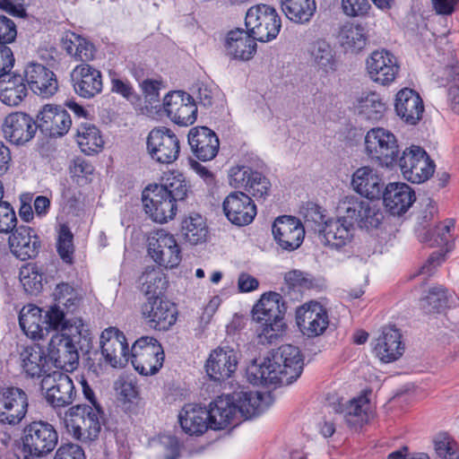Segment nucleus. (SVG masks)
Segmentation results:
<instances>
[{"label": "nucleus", "instance_id": "35", "mask_svg": "<svg viewBox=\"0 0 459 459\" xmlns=\"http://www.w3.org/2000/svg\"><path fill=\"white\" fill-rule=\"evenodd\" d=\"M369 401L364 396L353 398L342 403L339 402L333 405V409L343 415V418L350 428L358 429L368 420Z\"/></svg>", "mask_w": 459, "mask_h": 459}, {"label": "nucleus", "instance_id": "6", "mask_svg": "<svg viewBox=\"0 0 459 459\" xmlns=\"http://www.w3.org/2000/svg\"><path fill=\"white\" fill-rule=\"evenodd\" d=\"M245 24L254 39L260 42L274 39L281 28V17L277 11L264 4H255L247 10Z\"/></svg>", "mask_w": 459, "mask_h": 459}, {"label": "nucleus", "instance_id": "1", "mask_svg": "<svg viewBox=\"0 0 459 459\" xmlns=\"http://www.w3.org/2000/svg\"><path fill=\"white\" fill-rule=\"evenodd\" d=\"M303 357L299 349L291 344L281 345L272 357L255 359L247 366V380L253 385H289L303 371Z\"/></svg>", "mask_w": 459, "mask_h": 459}, {"label": "nucleus", "instance_id": "49", "mask_svg": "<svg viewBox=\"0 0 459 459\" xmlns=\"http://www.w3.org/2000/svg\"><path fill=\"white\" fill-rule=\"evenodd\" d=\"M448 290L443 286H435L420 300V309L425 314L441 313L449 302Z\"/></svg>", "mask_w": 459, "mask_h": 459}, {"label": "nucleus", "instance_id": "9", "mask_svg": "<svg viewBox=\"0 0 459 459\" xmlns=\"http://www.w3.org/2000/svg\"><path fill=\"white\" fill-rule=\"evenodd\" d=\"M164 351L153 337L143 336L134 342L130 352L134 369L143 376L155 375L162 367Z\"/></svg>", "mask_w": 459, "mask_h": 459}, {"label": "nucleus", "instance_id": "25", "mask_svg": "<svg viewBox=\"0 0 459 459\" xmlns=\"http://www.w3.org/2000/svg\"><path fill=\"white\" fill-rule=\"evenodd\" d=\"M370 79L382 85H389L398 74L395 56L387 50H375L366 62Z\"/></svg>", "mask_w": 459, "mask_h": 459}, {"label": "nucleus", "instance_id": "40", "mask_svg": "<svg viewBox=\"0 0 459 459\" xmlns=\"http://www.w3.org/2000/svg\"><path fill=\"white\" fill-rule=\"evenodd\" d=\"M20 359L23 371L30 377H40L48 372V358L38 345L24 347Z\"/></svg>", "mask_w": 459, "mask_h": 459}, {"label": "nucleus", "instance_id": "32", "mask_svg": "<svg viewBox=\"0 0 459 459\" xmlns=\"http://www.w3.org/2000/svg\"><path fill=\"white\" fill-rule=\"evenodd\" d=\"M382 195L386 210L393 215L406 212L416 200L414 191L405 183H390Z\"/></svg>", "mask_w": 459, "mask_h": 459}, {"label": "nucleus", "instance_id": "38", "mask_svg": "<svg viewBox=\"0 0 459 459\" xmlns=\"http://www.w3.org/2000/svg\"><path fill=\"white\" fill-rule=\"evenodd\" d=\"M28 90L24 76L9 73L0 76V100L7 106L19 105L27 96Z\"/></svg>", "mask_w": 459, "mask_h": 459}, {"label": "nucleus", "instance_id": "20", "mask_svg": "<svg viewBox=\"0 0 459 459\" xmlns=\"http://www.w3.org/2000/svg\"><path fill=\"white\" fill-rule=\"evenodd\" d=\"M226 218L234 225L250 224L256 215V206L251 197L242 191L230 193L222 203Z\"/></svg>", "mask_w": 459, "mask_h": 459}, {"label": "nucleus", "instance_id": "18", "mask_svg": "<svg viewBox=\"0 0 459 459\" xmlns=\"http://www.w3.org/2000/svg\"><path fill=\"white\" fill-rule=\"evenodd\" d=\"M272 232L276 244L289 252L298 249L305 237V230L300 221L290 215L276 218Z\"/></svg>", "mask_w": 459, "mask_h": 459}, {"label": "nucleus", "instance_id": "55", "mask_svg": "<svg viewBox=\"0 0 459 459\" xmlns=\"http://www.w3.org/2000/svg\"><path fill=\"white\" fill-rule=\"evenodd\" d=\"M19 278L28 292L39 291L42 289L43 274L35 264H27L21 267Z\"/></svg>", "mask_w": 459, "mask_h": 459}, {"label": "nucleus", "instance_id": "5", "mask_svg": "<svg viewBox=\"0 0 459 459\" xmlns=\"http://www.w3.org/2000/svg\"><path fill=\"white\" fill-rule=\"evenodd\" d=\"M58 442V433L47 421H32L23 430L22 459H39L51 453Z\"/></svg>", "mask_w": 459, "mask_h": 459}, {"label": "nucleus", "instance_id": "34", "mask_svg": "<svg viewBox=\"0 0 459 459\" xmlns=\"http://www.w3.org/2000/svg\"><path fill=\"white\" fill-rule=\"evenodd\" d=\"M256 40L247 30H230L227 34L224 44L226 54L234 59L247 61L256 52Z\"/></svg>", "mask_w": 459, "mask_h": 459}, {"label": "nucleus", "instance_id": "4", "mask_svg": "<svg viewBox=\"0 0 459 459\" xmlns=\"http://www.w3.org/2000/svg\"><path fill=\"white\" fill-rule=\"evenodd\" d=\"M65 425L68 432L82 442L95 440L104 423V411L101 406L77 404L65 413Z\"/></svg>", "mask_w": 459, "mask_h": 459}, {"label": "nucleus", "instance_id": "14", "mask_svg": "<svg viewBox=\"0 0 459 459\" xmlns=\"http://www.w3.org/2000/svg\"><path fill=\"white\" fill-rule=\"evenodd\" d=\"M46 390V400L54 408H63L73 403L76 391L70 377L60 371L44 376L41 381Z\"/></svg>", "mask_w": 459, "mask_h": 459}, {"label": "nucleus", "instance_id": "53", "mask_svg": "<svg viewBox=\"0 0 459 459\" xmlns=\"http://www.w3.org/2000/svg\"><path fill=\"white\" fill-rule=\"evenodd\" d=\"M115 390L124 409L127 411H133L139 400L138 391L134 383L132 380L119 377L115 382Z\"/></svg>", "mask_w": 459, "mask_h": 459}, {"label": "nucleus", "instance_id": "23", "mask_svg": "<svg viewBox=\"0 0 459 459\" xmlns=\"http://www.w3.org/2000/svg\"><path fill=\"white\" fill-rule=\"evenodd\" d=\"M71 81L75 93L83 99H92L103 89L101 72L89 64L76 65L71 73Z\"/></svg>", "mask_w": 459, "mask_h": 459}, {"label": "nucleus", "instance_id": "37", "mask_svg": "<svg viewBox=\"0 0 459 459\" xmlns=\"http://www.w3.org/2000/svg\"><path fill=\"white\" fill-rule=\"evenodd\" d=\"M178 420L182 429L191 436L202 435L210 428L206 408L198 404H186L179 412Z\"/></svg>", "mask_w": 459, "mask_h": 459}, {"label": "nucleus", "instance_id": "59", "mask_svg": "<svg viewBox=\"0 0 459 459\" xmlns=\"http://www.w3.org/2000/svg\"><path fill=\"white\" fill-rule=\"evenodd\" d=\"M255 172L247 165L233 166L229 170V183L234 188L247 189Z\"/></svg>", "mask_w": 459, "mask_h": 459}, {"label": "nucleus", "instance_id": "11", "mask_svg": "<svg viewBox=\"0 0 459 459\" xmlns=\"http://www.w3.org/2000/svg\"><path fill=\"white\" fill-rule=\"evenodd\" d=\"M146 144L149 155L156 162L170 164L179 156V140L168 127L153 128L148 134Z\"/></svg>", "mask_w": 459, "mask_h": 459}, {"label": "nucleus", "instance_id": "29", "mask_svg": "<svg viewBox=\"0 0 459 459\" xmlns=\"http://www.w3.org/2000/svg\"><path fill=\"white\" fill-rule=\"evenodd\" d=\"M14 229L9 237L12 253L22 261L36 257L40 248V240L36 231L25 225Z\"/></svg>", "mask_w": 459, "mask_h": 459}, {"label": "nucleus", "instance_id": "47", "mask_svg": "<svg viewBox=\"0 0 459 459\" xmlns=\"http://www.w3.org/2000/svg\"><path fill=\"white\" fill-rule=\"evenodd\" d=\"M355 108L362 118L377 122L384 117L386 106L377 93L370 92L358 100Z\"/></svg>", "mask_w": 459, "mask_h": 459}, {"label": "nucleus", "instance_id": "8", "mask_svg": "<svg viewBox=\"0 0 459 459\" xmlns=\"http://www.w3.org/2000/svg\"><path fill=\"white\" fill-rule=\"evenodd\" d=\"M365 152L381 166L392 167L397 162L399 145L396 136L383 127L368 131L365 136Z\"/></svg>", "mask_w": 459, "mask_h": 459}, {"label": "nucleus", "instance_id": "31", "mask_svg": "<svg viewBox=\"0 0 459 459\" xmlns=\"http://www.w3.org/2000/svg\"><path fill=\"white\" fill-rule=\"evenodd\" d=\"M188 143L195 156L203 161L215 158L220 147L217 134L206 126L192 128L188 134Z\"/></svg>", "mask_w": 459, "mask_h": 459}, {"label": "nucleus", "instance_id": "12", "mask_svg": "<svg viewBox=\"0 0 459 459\" xmlns=\"http://www.w3.org/2000/svg\"><path fill=\"white\" fill-rule=\"evenodd\" d=\"M148 253L159 265L176 268L181 262V249L175 237L164 230L152 232L147 239Z\"/></svg>", "mask_w": 459, "mask_h": 459}, {"label": "nucleus", "instance_id": "44", "mask_svg": "<svg viewBox=\"0 0 459 459\" xmlns=\"http://www.w3.org/2000/svg\"><path fill=\"white\" fill-rule=\"evenodd\" d=\"M41 309L35 305L24 306L20 311L19 325L23 333L31 339H42L44 337V328L41 324L42 320Z\"/></svg>", "mask_w": 459, "mask_h": 459}, {"label": "nucleus", "instance_id": "33", "mask_svg": "<svg viewBox=\"0 0 459 459\" xmlns=\"http://www.w3.org/2000/svg\"><path fill=\"white\" fill-rule=\"evenodd\" d=\"M237 365V355L233 350L219 348L210 354L205 368L211 379L222 381L235 372Z\"/></svg>", "mask_w": 459, "mask_h": 459}, {"label": "nucleus", "instance_id": "63", "mask_svg": "<svg viewBox=\"0 0 459 459\" xmlns=\"http://www.w3.org/2000/svg\"><path fill=\"white\" fill-rule=\"evenodd\" d=\"M161 82L157 80L146 79L141 83V88L144 94L145 100L154 108L158 107L160 102V90Z\"/></svg>", "mask_w": 459, "mask_h": 459}, {"label": "nucleus", "instance_id": "10", "mask_svg": "<svg viewBox=\"0 0 459 459\" xmlns=\"http://www.w3.org/2000/svg\"><path fill=\"white\" fill-rule=\"evenodd\" d=\"M399 167L404 178L414 184L428 180L434 173L435 164L420 146L406 148L398 159Z\"/></svg>", "mask_w": 459, "mask_h": 459}, {"label": "nucleus", "instance_id": "28", "mask_svg": "<svg viewBox=\"0 0 459 459\" xmlns=\"http://www.w3.org/2000/svg\"><path fill=\"white\" fill-rule=\"evenodd\" d=\"M210 429H224L230 425H237L239 421L237 407L231 395L216 397L206 409Z\"/></svg>", "mask_w": 459, "mask_h": 459}, {"label": "nucleus", "instance_id": "24", "mask_svg": "<svg viewBox=\"0 0 459 459\" xmlns=\"http://www.w3.org/2000/svg\"><path fill=\"white\" fill-rule=\"evenodd\" d=\"M24 79L27 86L42 98L52 97L58 90V82L55 73L39 63H30L24 69Z\"/></svg>", "mask_w": 459, "mask_h": 459}, {"label": "nucleus", "instance_id": "46", "mask_svg": "<svg viewBox=\"0 0 459 459\" xmlns=\"http://www.w3.org/2000/svg\"><path fill=\"white\" fill-rule=\"evenodd\" d=\"M286 17L296 23H307L316 10L315 0H281Z\"/></svg>", "mask_w": 459, "mask_h": 459}, {"label": "nucleus", "instance_id": "39", "mask_svg": "<svg viewBox=\"0 0 459 459\" xmlns=\"http://www.w3.org/2000/svg\"><path fill=\"white\" fill-rule=\"evenodd\" d=\"M234 405L238 410V419L246 420L258 416L268 407L263 401V395L257 391L241 390L231 394Z\"/></svg>", "mask_w": 459, "mask_h": 459}, {"label": "nucleus", "instance_id": "17", "mask_svg": "<svg viewBox=\"0 0 459 459\" xmlns=\"http://www.w3.org/2000/svg\"><path fill=\"white\" fill-rule=\"evenodd\" d=\"M142 315L147 325L159 331L169 330L177 321L175 305L163 297L148 298L142 307Z\"/></svg>", "mask_w": 459, "mask_h": 459}, {"label": "nucleus", "instance_id": "36", "mask_svg": "<svg viewBox=\"0 0 459 459\" xmlns=\"http://www.w3.org/2000/svg\"><path fill=\"white\" fill-rule=\"evenodd\" d=\"M351 186L358 194L373 200L381 196L384 183L373 169L362 167L353 173Z\"/></svg>", "mask_w": 459, "mask_h": 459}, {"label": "nucleus", "instance_id": "21", "mask_svg": "<svg viewBox=\"0 0 459 459\" xmlns=\"http://www.w3.org/2000/svg\"><path fill=\"white\" fill-rule=\"evenodd\" d=\"M296 321L300 332L309 338L323 334L329 325L328 313L318 302L299 307L296 312Z\"/></svg>", "mask_w": 459, "mask_h": 459}, {"label": "nucleus", "instance_id": "2", "mask_svg": "<svg viewBox=\"0 0 459 459\" xmlns=\"http://www.w3.org/2000/svg\"><path fill=\"white\" fill-rule=\"evenodd\" d=\"M286 307L282 297L277 292H268L261 299L252 309V319L259 325L260 342H275L286 328L284 314Z\"/></svg>", "mask_w": 459, "mask_h": 459}, {"label": "nucleus", "instance_id": "61", "mask_svg": "<svg viewBox=\"0 0 459 459\" xmlns=\"http://www.w3.org/2000/svg\"><path fill=\"white\" fill-rule=\"evenodd\" d=\"M271 183L269 179L262 173L256 171L251 178L250 183L246 189L250 195L256 199L264 198L269 195Z\"/></svg>", "mask_w": 459, "mask_h": 459}, {"label": "nucleus", "instance_id": "48", "mask_svg": "<svg viewBox=\"0 0 459 459\" xmlns=\"http://www.w3.org/2000/svg\"><path fill=\"white\" fill-rule=\"evenodd\" d=\"M142 291L148 298L161 297L167 288L168 281L165 274L154 267L146 268L140 277Z\"/></svg>", "mask_w": 459, "mask_h": 459}, {"label": "nucleus", "instance_id": "50", "mask_svg": "<svg viewBox=\"0 0 459 459\" xmlns=\"http://www.w3.org/2000/svg\"><path fill=\"white\" fill-rule=\"evenodd\" d=\"M56 306L66 309V313H74L80 306L82 296L79 291L66 282L56 285L54 292Z\"/></svg>", "mask_w": 459, "mask_h": 459}, {"label": "nucleus", "instance_id": "26", "mask_svg": "<svg viewBox=\"0 0 459 459\" xmlns=\"http://www.w3.org/2000/svg\"><path fill=\"white\" fill-rule=\"evenodd\" d=\"M394 110L400 119L406 125L415 126L423 116V100L416 91L403 88L396 93Z\"/></svg>", "mask_w": 459, "mask_h": 459}, {"label": "nucleus", "instance_id": "42", "mask_svg": "<svg viewBox=\"0 0 459 459\" xmlns=\"http://www.w3.org/2000/svg\"><path fill=\"white\" fill-rule=\"evenodd\" d=\"M208 232L206 220L199 213H190L181 222V235L192 246L205 243Z\"/></svg>", "mask_w": 459, "mask_h": 459}, {"label": "nucleus", "instance_id": "16", "mask_svg": "<svg viewBox=\"0 0 459 459\" xmlns=\"http://www.w3.org/2000/svg\"><path fill=\"white\" fill-rule=\"evenodd\" d=\"M320 243L330 250L346 252L354 238L355 227L344 220L329 219L318 229Z\"/></svg>", "mask_w": 459, "mask_h": 459}, {"label": "nucleus", "instance_id": "56", "mask_svg": "<svg viewBox=\"0 0 459 459\" xmlns=\"http://www.w3.org/2000/svg\"><path fill=\"white\" fill-rule=\"evenodd\" d=\"M455 228V221L447 220L444 224L437 225L433 232H425L420 236L421 242L428 243L429 246L447 245L450 238V231Z\"/></svg>", "mask_w": 459, "mask_h": 459}, {"label": "nucleus", "instance_id": "60", "mask_svg": "<svg viewBox=\"0 0 459 459\" xmlns=\"http://www.w3.org/2000/svg\"><path fill=\"white\" fill-rule=\"evenodd\" d=\"M360 215L358 225L368 230L377 228L384 219L383 212L376 206H370L368 202H365V207Z\"/></svg>", "mask_w": 459, "mask_h": 459}, {"label": "nucleus", "instance_id": "27", "mask_svg": "<svg viewBox=\"0 0 459 459\" xmlns=\"http://www.w3.org/2000/svg\"><path fill=\"white\" fill-rule=\"evenodd\" d=\"M38 127V121L29 115L14 112L5 117L3 131L10 142L23 144L33 138Z\"/></svg>", "mask_w": 459, "mask_h": 459}, {"label": "nucleus", "instance_id": "64", "mask_svg": "<svg viewBox=\"0 0 459 459\" xmlns=\"http://www.w3.org/2000/svg\"><path fill=\"white\" fill-rule=\"evenodd\" d=\"M55 459H85L84 451L76 444L62 445L56 452Z\"/></svg>", "mask_w": 459, "mask_h": 459}, {"label": "nucleus", "instance_id": "52", "mask_svg": "<svg viewBox=\"0 0 459 459\" xmlns=\"http://www.w3.org/2000/svg\"><path fill=\"white\" fill-rule=\"evenodd\" d=\"M365 202L359 198L348 195L345 196L338 205V212L340 216L338 220H344L346 222L351 223L354 227V223H359L360 212H363Z\"/></svg>", "mask_w": 459, "mask_h": 459}, {"label": "nucleus", "instance_id": "58", "mask_svg": "<svg viewBox=\"0 0 459 459\" xmlns=\"http://www.w3.org/2000/svg\"><path fill=\"white\" fill-rule=\"evenodd\" d=\"M434 447L441 459H459V445L446 434H441L435 438Z\"/></svg>", "mask_w": 459, "mask_h": 459}, {"label": "nucleus", "instance_id": "13", "mask_svg": "<svg viewBox=\"0 0 459 459\" xmlns=\"http://www.w3.org/2000/svg\"><path fill=\"white\" fill-rule=\"evenodd\" d=\"M142 200L145 212L155 222H167L177 213V203L158 185L146 187L143 191Z\"/></svg>", "mask_w": 459, "mask_h": 459}, {"label": "nucleus", "instance_id": "43", "mask_svg": "<svg viewBox=\"0 0 459 459\" xmlns=\"http://www.w3.org/2000/svg\"><path fill=\"white\" fill-rule=\"evenodd\" d=\"M76 142L86 155L99 153L104 145L100 129L90 122L81 123L76 129Z\"/></svg>", "mask_w": 459, "mask_h": 459}, {"label": "nucleus", "instance_id": "19", "mask_svg": "<svg viewBox=\"0 0 459 459\" xmlns=\"http://www.w3.org/2000/svg\"><path fill=\"white\" fill-rule=\"evenodd\" d=\"M167 116L177 125L187 126L196 120L197 108L194 98L184 91H171L163 100Z\"/></svg>", "mask_w": 459, "mask_h": 459}, {"label": "nucleus", "instance_id": "41", "mask_svg": "<svg viewBox=\"0 0 459 459\" xmlns=\"http://www.w3.org/2000/svg\"><path fill=\"white\" fill-rule=\"evenodd\" d=\"M309 54L313 65L318 71L329 74L337 70L338 60L333 48L325 39H317L309 48Z\"/></svg>", "mask_w": 459, "mask_h": 459}, {"label": "nucleus", "instance_id": "62", "mask_svg": "<svg viewBox=\"0 0 459 459\" xmlns=\"http://www.w3.org/2000/svg\"><path fill=\"white\" fill-rule=\"evenodd\" d=\"M17 219L15 212L7 202L0 200V232L9 233L16 226Z\"/></svg>", "mask_w": 459, "mask_h": 459}, {"label": "nucleus", "instance_id": "22", "mask_svg": "<svg viewBox=\"0 0 459 459\" xmlns=\"http://www.w3.org/2000/svg\"><path fill=\"white\" fill-rule=\"evenodd\" d=\"M38 128L49 137L66 134L72 126L70 114L64 107L53 104L43 106L37 116Z\"/></svg>", "mask_w": 459, "mask_h": 459}, {"label": "nucleus", "instance_id": "15", "mask_svg": "<svg viewBox=\"0 0 459 459\" xmlns=\"http://www.w3.org/2000/svg\"><path fill=\"white\" fill-rule=\"evenodd\" d=\"M28 406L24 390L15 386L0 387V423L19 424L26 416Z\"/></svg>", "mask_w": 459, "mask_h": 459}, {"label": "nucleus", "instance_id": "7", "mask_svg": "<svg viewBox=\"0 0 459 459\" xmlns=\"http://www.w3.org/2000/svg\"><path fill=\"white\" fill-rule=\"evenodd\" d=\"M81 340L79 328L70 333H56L48 346V358L56 368L74 370L79 362L78 343Z\"/></svg>", "mask_w": 459, "mask_h": 459}, {"label": "nucleus", "instance_id": "51", "mask_svg": "<svg viewBox=\"0 0 459 459\" xmlns=\"http://www.w3.org/2000/svg\"><path fill=\"white\" fill-rule=\"evenodd\" d=\"M162 181V184L158 185V186H161L170 198L173 197L176 203L185 200L189 186L182 174L171 172L166 175Z\"/></svg>", "mask_w": 459, "mask_h": 459}, {"label": "nucleus", "instance_id": "3", "mask_svg": "<svg viewBox=\"0 0 459 459\" xmlns=\"http://www.w3.org/2000/svg\"><path fill=\"white\" fill-rule=\"evenodd\" d=\"M100 352L88 351L87 365L91 370L98 373L103 363L112 368L125 367L129 359L130 352L125 334L115 327L105 329L100 338Z\"/></svg>", "mask_w": 459, "mask_h": 459}, {"label": "nucleus", "instance_id": "45", "mask_svg": "<svg viewBox=\"0 0 459 459\" xmlns=\"http://www.w3.org/2000/svg\"><path fill=\"white\" fill-rule=\"evenodd\" d=\"M339 39L341 46L345 51L353 53L362 50L368 42L364 26L354 22H347L341 28Z\"/></svg>", "mask_w": 459, "mask_h": 459}, {"label": "nucleus", "instance_id": "30", "mask_svg": "<svg viewBox=\"0 0 459 459\" xmlns=\"http://www.w3.org/2000/svg\"><path fill=\"white\" fill-rule=\"evenodd\" d=\"M402 334L394 326H386L375 340L374 352L385 363H390L400 359L404 352Z\"/></svg>", "mask_w": 459, "mask_h": 459}, {"label": "nucleus", "instance_id": "57", "mask_svg": "<svg viewBox=\"0 0 459 459\" xmlns=\"http://www.w3.org/2000/svg\"><path fill=\"white\" fill-rule=\"evenodd\" d=\"M57 252L62 260L66 264L73 262L74 252V235L66 225H61L57 239Z\"/></svg>", "mask_w": 459, "mask_h": 459}, {"label": "nucleus", "instance_id": "54", "mask_svg": "<svg viewBox=\"0 0 459 459\" xmlns=\"http://www.w3.org/2000/svg\"><path fill=\"white\" fill-rule=\"evenodd\" d=\"M67 314L64 308L54 305L47 312L44 322L49 328L57 331L56 333H70V329L79 327L70 323Z\"/></svg>", "mask_w": 459, "mask_h": 459}]
</instances>
